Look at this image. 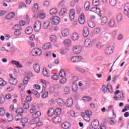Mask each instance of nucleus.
Instances as JSON below:
<instances>
[{"instance_id":"obj_53","label":"nucleus","mask_w":129,"mask_h":129,"mask_svg":"<svg viewBox=\"0 0 129 129\" xmlns=\"http://www.w3.org/2000/svg\"><path fill=\"white\" fill-rule=\"evenodd\" d=\"M39 10V6H38L37 4H35L33 6V10L34 12H38Z\"/></svg>"},{"instance_id":"obj_43","label":"nucleus","mask_w":129,"mask_h":129,"mask_svg":"<svg viewBox=\"0 0 129 129\" xmlns=\"http://www.w3.org/2000/svg\"><path fill=\"white\" fill-rule=\"evenodd\" d=\"M88 25L90 28H94L95 27V24L92 21H89L88 22Z\"/></svg>"},{"instance_id":"obj_25","label":"nucleus","mask_w":129,"mask_h":129,"mask_svg":"<svg viewBox=\"0 0 129 129\" xmlns=\"http://www.w3.org/2000/svg\"><path fill=\"white\" fill-rule=\"evenodd\" d=\"M52 121L54 123H58L59 122H60L61 118L59 116H56L52 119Z\"/></svg>"},{"instance_id":"obj_1","label":"nucleus","mask_w":129,"mask_h":129,"mask_svg":"<svg viewBox=\"0 0 129 129\" xmlns=\"http://www.w3.org/2000/svg\"><path fill=\"white\" fill-rule=\"evenodd\" d=\"M92 115V112L90 110H86L85 112H83L81 115L84 120L86 121H90V116Z\"/></svg>"},{"instance_id":"obj_36","label":"nucleus","mask_w":129,"mask_h":129,"mask_svg":"<svg viewBox=\"0 0 129 129\" xmlns=\"http://www.w3.org/2000/svg\"><path fill=\"white\" fill-rule=\"evenodd\" d=\"M22 104L25 109H29V107H30V105H29V103H28L26 101L22 102Z\"/></svg>"},{"instance_id":"obj_20","label":"nucleus","mask_w":129,"mask_h":129,"mask_svg":"<svg viewBox=\"0 0 129 129\" xmlns=\"http://www.w3.org/2000/svg\"><path fill=\"white\" fill-rule=\"evenodd\" d=\"M123 19V15L121 13H118L116 17V20L118 23H120Z\"/></svg>"},{"instance_id":"obj_51","label":"nucleus","mask_w":129,"mask_h":129,"mask_svg":"<svg viewBox=\"0 0 129 129\" xmlns=\"http://www.w3.org/2000/svg\"><path fill=\"white\" fill-rule=\"evenodd\" d=\"M83 100L84 101H91L92 100V98L89 97V96H85L83 97Z\"/></svg>"},{"instance_id":"obj_39","label":"nucleus","mask_w":129,"mask_h":129,"mask_svg":"<svg viewBox=\"0 0 129 129\" xmlns=\"http://www.w3.org/2000/svg\"><path fill=\"white\" fill-rule=\"evenodd\" d=\"M48 115L49 116H53V115L54 113H55L54 109L53 108H50L49 109L48 112H47Z\"/></svg>"},{"instance_id":"obj_57","label":"nucleus","mask_w":129,"mask_h":129,"mask_svg":"<svg viewBox=\"0 0 129 129\" xmlns=\"http://www.w3.org/2000/svg\"><path fill=\"white\" fill-rule=\"evenodd\" d=\"M16 113H19V114H21V113H24V109L21 108H18L16 110Z\"/></svg>"},{"instance_id":"obj_38","label":"nucleus","mask_w":129,"mask_h":129,"mask_svg":"<svg viewBox=\"0 0 129 129\" xmlns=\"http://www.w3.org/2000/svg\"><path fill=\"white\" fill-rule=\"evenodd\" d=\"M57 103L59 106H62L64 105V101L61 98H58L57 99Z\"/></svg>"},{"instance_id":"obj_10","label":"nucleus","mask_w":129,"mask_h":129,"mask_svg":"<svg viewBox=\"0 0 129 129\" xmlns=\"http://www.w3.org/2000/svg\"><path fill=\"white\" fill-rule=\"evenodd\" d=\"M32 53L33 56H40L42 54V50L39 48H35L32 50Z\"/></svg>"},{"instance_id":"obj_9","label":"nucleus","mask_w":129,"mask_h":129,"mask_svg":"<svg viewBox=\"0 0 129 129\" xmlns=\"http://www.w3.org/2000/svg\"><path fill=\"white\" fill-rule=\"evenodd\" d=\"M9 77V83H10V84H12V85H17V84L18 83V81H17V79H16V78H14V77L13 76V74H10Z\"/></svg>"},{"instance_id":"obj_50","label":"nucleus","mask_w":129,"mask_h":129,"mask_svg":"<svg viewBox=\"0 0 129 129\" xmlns=\"http://www.w3.org/2000/svg\"><path fill=\"white\" fill-rule=\"evenodd\" d=\"M92 4L94 7H98L99 6V0H93Z\"/></svg>"},{"instance_id":"obj_16","label":"nucleus","mask_w":129,"mask_h":129,"mask_svg":"<svg viewBox=\"0 0 129 129\" xmlns=\"http://www.w3.org/2000/svg\"><path fill=\"white\" fill-rule=\"evenodd\" d=\"M69 17L71 21H74L75 19V10L74 9H71L70 10Z\"/></svg>"},{"instance_id":"obj_62","label":"nucleus","mask_w":129,"mask_h":129,"mask_svg":"<svg viewBox=\"0 0 129 129\" xmlns=\"http://www.w3.org/2000/svg\"><path fill=\"white\" fill-rule=\"evenodd\" d=\"M59 82L60 84H65L66 82H67V79L66 78H62L60 80Z\"/></svg>"},{"instance_id":"obj_60","label":"nucleus","mask_w":129,"mask_h":129,"mask_svg":"<svg viewBox=\"0 0 129 129\" xmlns=\"http://www.w3.org/2000/svg\"><path fill=\"white\" fill-rule=\"evenodd\" d=\"M116 35H117V31L116 30H114L112 31V33H110V35L113 38H115V37H116Z\"/></svg>"},{"instance_id":"obj_23","label":"nucleus","mask_w":129,"mask_h":129,"mask_svg":"<svg viewBox=\"0 0 129 129\" xmlns=\"http://www.w3.org/2000/svg\"><path fill=\"white\" fill-rule=\"evenodd\" d=\"M69 29H66L61 31V35L63 37H68L69 36Z\"/></svg>"},{"instance_id":"obj_61","label":"nucleus","mask_w":129,"mask_h":129,"mask_svg":"<svg viewBox=\"0 0 129 129\" xmlns=\"http://www.w3.org/2000/svg\"><path fill=\"white\" fill-rule=\"evenodd\" d=\"M36 110H37V108H36V106H35V105H32L30 109V112L31 113H34V112H35Z\"/></svg>"},{"instance_id":"obj_58","label":"nucleus","mask_w":129,"mask_h":129,"mask_svg":"<svg viewBox=\"0 0 129 129\" xmlns=\"http://www.w3.org/2000/svg\"><path fill=\"white\" fill-rule=\"evenodd\" d=\"M102 91L103 93H106L107 92V86L105 85L102 86Z\"/></svg>"},{"instance_id":"obj_17","label":"nucleus","mask_w":129,"mask_h":129,"mask_svg":"<svg viewBox=\"0 0 129 129\" xmlns=\"http://www.w3.org/2000/svg\"><path fill=\"white\" fill-rule=\"evenodd\" d=\"M85 16L82 13L79 17V22L81 25H83L85 23Z\"/></svg>"},{"instance_id":"obj_14","label":"nucleus","mask_w":129,"mask_h":129,"mask_svg":"<svg viewBox=\"0 0 129 129\" xmlns=\"http://www.w3.org/2000/svg\"><path fill=\"white\" fill-rule=\"evenodd\" d=\"M108 26L109 28H114L115 26V20L114 18H111L108 21Z\"/></svg>"},{"instance_id":"obj_3","label":"nucleus","mask_w":129,"mask_h":129,"mask_svg":"<svg viewBox=\"0 0 129 129\" xmlns=\"http://www.w3.org/2000/svg\"><path fill=\"white\" fill-rule=\"evenodd\" d=\"M114 50V47L112 46H110L106 48L104 50V54L108 56L109 55H111L113 53V51Z\"/></svg>"},{"instance_id":"obj_55","label":"nucleus","mask_w":129,"mask_h":129,"mask_svg":"<svg viewBox=\"0 0 129 129\" xmlns=\"http://www.w3.org/2000/svg\"><path fill=\"white\" fill-rule=\"evenodd\" d=\"M5 113H6V111L5 110V108H0V115L1 116H4V115H5Z\"/></svg>"},{"instance_id":"obj_40","label":"nucleus","mask_w":129,"mask_h":129,"mask_svg":"<svg viewBox=\"0 0 129 129\" xmlns=\"http://www.w3.org/2000/svg\"><path fill=\"white\" fill-rule=\"evenodd\" d=\"M50 14L51 15V16H54V15H56L57 13H58V11H57V9L56 8H53L50 11Z\"/></svg>"},{"instance_id":"obj_33","label":"nucleus","mask_w":129,"mask_h":129,"mask_svg":"<svg viewBox=\"0 0 129 129\" xmlns=\"http://www.w3.org/2000/svg\"><path fill=\"white\" fill-rule=\"evenodd\" d=\"M13 29L15 31H22V27L20 25H15L13 26Z\"/></svg>"},{"instance_id":"obj_63","label":"nucleus","mask_w":129,"mask_h":129,"mask_svg":"<svg viewBox=\"0 0 129 129\" xmlns=\"http://www.w3.org/2000/svg\"><path fill=\"white\" fill-rule=\"evenodd\" d=\"M96 47L98 49H101V48L103 47V45L101 44V43L98 42L96 44Z\"/></svg>"},{"instance_id":"obj_15","label":"nucleus","mask_w":129,"mask_h":129,"mask_svg":"<svg viewBox=\"0 0 129 129\" xmlns=\"http://www.w3.org/2000/svg\"><path fill=\"white\" fill-rule=\"evenodd\" d=\"M90 12H93V13H95V14H97L100 17H101L100 15V9L97 7H93L90 10Z\"/></svg>"},{"instance_id":"obj_32","label":"nucleus","mask_w":129,"mask_h":129,"mask_svg":"<svg viewBox=\"0 0 129 129\" xmlns=\"http://www.w3.org/2000/svg\"><path fill=\"white\" fill-rule=\"evenodd\" d=\"M25 33L27 35H31L33 33V28L31 27H29L25 29Z\"/></svg>"},{"instance_id":"obj_12","label":"nucleus","mask_w":129,"mask_h":129,"mask_svg":"<svg viewBox=\"0 0 129 129\" xmlns=\"http://www.w3.org/2000/svg\"><path fill=\"white\" fill-rule=\"evenodd\" d=\"M84 45L86 48H90L92 46V42L91 39L89 38L86 39L84 42Z\"/></svg>"},{"instance_id":"obj_48","label":"nucleus","mask_w":129,"mask_h":129,"mask_svg":"<svg viewBox=\"0 0 129 129\" xmlns=\"http://www.w3.org/2000/svg\"><path fill=\"white\" fill-rule=\"evenodd\" d=\"M61 108H56L54 110V114L56 115H59L61 113Z\"/></svg>"},{"instance_id":"obj_37","label":"nucleus","mask_w":129,"mask_h":129,"mask_svg":"<svg viewBox=\"0 0 129 129\" xmlns=\"http://www.w3.org/2000/svg\"><path fill=\"white\" fill-rule=\"evenodd\" d=\"M90 8V3L89 2H87L85 3L84 9L86 11H89Z\"/></svg>"},{"instance_id":"obj_64","label":"nucleus","mask_w":129,"mask_h":129,"mask_svg":"<svg viewBox=\"0 0 129 129\" xmlns=\"http://www.w3.org/2000/svg\"><path fill=\"white\" fill-rule=\"evenodd\" d=\"M29 121V120L27 119V118H23L21 120V122L22 123H27Z\"/></svg>"},{"instance_id":"obj_13","label":"nucleus","mask_w":129,"mask_h":129,"mask_svg":"<svg viewBox=\"0 0 129 129\" xmlns=\"http://www.w3.org/2000/svg\"><path fill=\"white\" fill-rule=\"evenodd\" d=\"M124 14L129 19V3H126L124 6Z\"/></svg>"},{"instance_id":"obj_19","label":"nucleus","mask_w":129,"mask_h":129,"mask_svg":"<svg viewBox=\"0 0 129 129\" xmlns=\"http://www.w3.org/2000/svg\"><path fill=\"white\" fill-rule=\"evenodd\" d=\"M73 105V99H72V98H69L66 102V105L68 107H71V106H72Z\"/></svg>"},{"instance_id":"obj_45","label":"nucleus","mask_w":129,"mask_h":129,"mask_svg":"<svg viewBox=\"0 0 129 129\" xmlns=\"http://www.w3.org/2000/svg\"><path fill=\"white\" fill-rule=\"evenodd\" d=\"M58 74L60 77H66V74L65 73V71H64V70H61Z\"/></svg>"},{"instance_id":"obj_34","label":"nucleus","mask_w":129,"mask_h":129,"mask_svg":"<svg viewBox=\"0 0 129 129\" xmlns=\"http://www.w3.org/2000/svg\"><path fill=\"white\" fill-rule=\"evenodd\" d=\"M41 112L40 111H36V113H34L32 114V117L33 118H38V116H40Z\"/></svg>"},{"instance_id":"obj_41","label":"nucleus","mask_w":129,"mask_h":129,"mask_svg":"<svg viewBox=\"0 0 129 129\" xmlns=\"http://www.w3.org/2000/svg\"><path fill=\"white\" fill-rule=\"evenodd\" d=\"M49 26H50V22L49 21H45L43 25V29H48Z\"/></svg>"},{"instance_id":"obj_47","label":"nucleus","mask_w":129,"mask_h":129,"mask_svg":"<svg viewBox=\"0 0 129 129\" xmlns=\"http://www.w3.org/2000/svg\"><path fill=\"white\" fill-rule=\"evenodd\" d=\"M5 85H7V82L3 78H0V86H5Z\"/></svg>"},{"instance_id":"obj_21","label":"nucleus","mask_w":129,"mask_h":129,"mask_svg":"<svg viewBox=\"0 0 129 129\" xmlns=\"http://www.w3.org/2000/svg\"><path fill=\"white\" fill-rule=\"evenodd\" d=\"M83 32V36L85 38L88 37V35H89V29H88V28H87V27H84Z\"/></svg>"},{"instance_id":"obj_27","label":"nucleus","mask_w":129,"mask_h":129,"mask_svg":"<svg viewBox=\"0 0 129 129\" xmlns=\"http://www.w3.org/2000/svg\"><path fill=\"white\" fill-rule=\"evenodd\" d=\"M65 14H67V9L63 8L60 11L59 15L60 17H62V16H64Z\"/></svg>"},{"instance_id":"obj_59","label":"nucleus","mask_w":129,"mask_h":129,"mask_svg":"<svg viewBox=\"0 0 129 129\" xmlns=\"http://www.w3.org/2000/svg\"><path fill=\"white\" fill-rule=\"evenodd\" d=\"M21 119H22L21 114H18L15 116V120H16V121H19V120H21Z\"/></svg>"},{"instance_id":"obj_24","label":"nucleus","mask_w":129,"mask_h":129,"mask_svg":"<svg viewBox=\"0 0 129 129\" xmlns=\"http://www.w3.org/2000/svg\"><path fill=\"white\" fill-rule=\"evenodd\" d=\"M33 69L36 73H40V65L38 63H35L33 65Z\"/></svg>"},{"instance_id":"obj_6","label":"nucleus","mask_w":129,"mask_h":129,"mask_svg":"<svg viewBox=\"0 0 129 129\" xmlns=\"http://www.w3.org/2000/svg\"><path fill=\"white\" fill-rule=\"evenodd\" d=\"M34 19H40V20H44L46 18V14L44 12L38 13L37 14H34Z\"/></svg>"},{"instance_id":"obj_52","label":"nucleus","mask_w":129,"mask_h":129,"mask_svg":"<svg viewBox=\"0 0 129 129\" xmlns=\"http://www.w3.org/2000/svg\"><path fill=\"white\" fill-rule=\"evenodd\" d=\"M65 1L64 0H62L61 1H60V2L58 4V7L59 8H62V7H64L65 6Z\"/></svg>"},{"instance_id":"obj_22","label":"nucleus","mask_w":129,"mask_h":129,"mask_svg":"<svg viewBox=\"0 0 129 129\" xmlns=\"http://www.w3.org/2000/svg\"><path fill=\"white\" fill-rule=\"evenodd\" d=\"M63 44L66 47H71L72 42L71 41V40L67 39L64 40Z\"/></svg>"},{"instance_id":"obj_11","label":"nucleus","mask_w":129,"mask_h":129,"mask_svg":"<svg viewBox=\"0 0 129 129\" xmlns=\"http://www.w3.org/2000/svg\"><path fill=\"white\" fill-rule=\"evenodd\" d=\"M82 59L81 56H74L71 58V60L73 63L80 62Z\"/></svg>"},{"instance_id":"obj_2","label":"nucleus","mask_w":129,"mask_h":129,"mask_svg":"<svg viewBox=\"0 0 129 129\" xmlns=\"http://www.w3.org/2000/svg\"><path fill=\"white\" fill-rule=\"evenodd\" d=\"M73 80H75V81L73 82V83L72 85V90L73 92H75L76 93L78 89V86H77V83H76V81L78 80V77H73Z\"/></svg>"},{"instance_id":"obj_30","label":"nucleus","mask_w":129,"mask_h":129,"mask_svg":"<svg viewBox=\"0 0 129 129\" xmlns=\"http://www.w3.org/2000/svg\"><path fill=\"white\" fill-rule=\"evenodd\" d=\"M6 117H7V120L8 121H9V122H11V121H13V119H14V117H13V115H10L9 113H7Z\"/></svg>"},{"instance_id":"obj_8","label":"nucleus","mask_w":129,"mask_h":129,"mask_svg":"<svg viewBox=\"0 0 129 129\" xmlns=\"http://www.w3.org/2000/svg\"><path fill=\"white\" fill-rule=\"evenodd\" d=\"M50 21V23L52 25H58L59 23H60V18L58 17L57 16H55L53 18L49 19Z\"/></svg>"},{"instance_id":"obj_7","label":"nucleus","mask_w":129,"mask_h":129,"mask_svg":"<svg viewBox=\"0 0 129 129\" xmlns=\"http://www.w3.org/2000/svg\"><path fill=\"white\" fill-rule=\"evenodd\" d=\"M99 125V122L97 119H95L93 121V122L91 123V125L90 126V129H96Z\"/></svg>"},{"instance_id":"obj_18","label":"nucleus","mask_w":129,"mask_h":129,"mask_svg":"<svg viewBox=\"0 0 129 129\" xmlns=\"http://www.w3.org/2000/svg\"><path fill=\"white\" fill-rule=\"evenodd\" d=\"M15 16H16L15 12H11L9 14L6 15L5 19L12 20V19H13V18H15Z\"/></svg>"},{"instance_id":"obj_28","label":"nucleus","mask_w":129,"mask_h":129,"mask_svg":"<svg viewBox=\"0 0 129 129\" xmlns=\"http://www.w3.org/2000/svg\"><path fill=\"white\" fill-rule=\"evenodd\" d=\"M52 47V44L50 43H47L45 44L42 46V49L43 50H48V49H50Z\"/></svg>"},{"instance_id":"obj_29","label":"nucleus","mask_w":129,"mask_h":129,"mask_svg":"<svg viewBox=\"0 0 129 129\" xmlns=\"http://www.w3.org/2000/svg\"><path fill=\"white\" fill-rule=\"evenodd\" d=\"M61 127L64 129H68L69 127H70V123H69L68 122H63L61 124Z\"/></svg>"},{"instance_id":"obj_42","label":"nucleus","mask_w":129,"mask_h":129,"mask_svg":"<svg viewBox=\"0 0 129 129\" xmlns=\"http://www.w3.org/2000/svg\"><path fill=\"white\" fill-rule=\"evenodd\" d=\"M49 40L51 42H55L57 41V37L54 35H51L49 37Z\"/></svg>"},{"instance_id":"obj_56","label":"nucleus","mask_w":129,"mask_h":129,"mask_svg":"<svg viewBox=\"0 0 129 129\" xmlns=\"http://www.w3.org/2000/svg\"><path fill=\"white\" fill-rule=\"evenodd\" d=\"M120 92V91H119V90H116L115 93H114V95L115 96L113 97V98H114L115 100H118V97H117V94H118V93H119Z\"/></svg>"},{"instance_id":"obj_49","label":"nucleus","mask_w":129,"mask_h":129,"mask_svg":"<svg viewBox=\"0 0 129 129\" xmlns=\"http://www.w3.org/2000/svg\"><path fill=\"white\" fill-rule=\"evenodd\" d=\"M107 90H108L109 92H110V93H112L113 91V89H112V86H111V85H107Z\"/></svg>"},{"instance_id":"obj_44","label":"nucleus","mask_w":129,"mask_h":129,"mask_svg":"<svg viewBox=\"0 0 129 129\" xmlns=\"http://www.w3.org/2000/svg\"><path fill=\"white\" fill-rule=\"evenodd\" d=\"M32 93L34 94L36 97H40V93L38 92V91H36L34 89L32 90Z\"/></svg>"},{"instance_id":"obj_31","label":"nucleus","mask_w":129,"mask_h":129,"mask_svg":"<svg viewBox=\"0 0 129 129\" xmlns=\"http://www.w3.org/2000/svg\"><path fill=\"white\" fill-rule=\"evenodd\" d=\"M79 39V35L76 33H74L72 36V40L73 41H77Z\"/></svg>"},{"instance_id":"obj_26","label":"nucleus","mask_w":129,"mask_h":129,"mask_svg":"<svg viewBox=\"0 0 129 129\" xmlns=\"http://www.w3.org/2000/svg\"><path fill=\"white\" fill-rule=\"evenodd\" d=\"M108 21V19H107V17L104 16L101 18V25H102L103 26L105 25L107 23V21Z\"/></svg>"},{"instance_id":"obj_5","label":"nucleus","mask_w":129,"mask_h":129,"mask_svg":"<svg viewBox=\"0 0 129 129\" xmlns=\"http://www.w3.org/2000/svg\"><path fill=\"white\" fill-rule=\"evenodd\" d=\"M82 50V47L79 45H76L73 47V52L74 54H78L81 53Z\"/></svg>"},{"instance_id":"obj_4","label":"nucleus","mask_w":129,"mask_h":129,"mask_svg":"<svg viewBox=\"0 0 129 129\" xmlns=\"http://www.w3.org/2000/svg\"><path fill=\"white\" fill-rule=\"evenodd\" d=\"M42 27V23L39 21H36L34 25V29L35 32H40L41 27Z\"/></svg>"},{"instance_id":"obj_46","label":"nucleus","mask_w":129,"mask_h":129,"mask_svg":"<svg viewBox=\"0 0 129 129\" xmlns=\"http://www.w3.org/2000/svg\"><path fill=\"white\" fill-rule=\"evenodd\" d=\"M109 3L111 7H115L116 6V0H109Z\"/></svg>"},{"instance_id":"obj_54","label":"nucleus","mask_w":129,"mask_h":129,"mask_svg":"<svg viewBox=\"0 0 129 129\" xmlns=\"http://www.w3.org/2000/svg\"><path fill=\"white\" fill-rule=\"evenodd\" d=\"M29 80H30V77H26L23 79V83L24 84L27 85L28 84V82H29Z\"/></svg>"},{"instance_id":"obj_35","label":"nucleus","mask_w":129,"mask_h":129,"mask_svg":"<svg viewBox=\"0 0 129 129\" xmlns=\"http://www.w3.org/2000/svg\"><path fill=\"white\" fill-rule=\"evenodd\" d=\"M12 64H14V65H16L17 67H18V68H22L23 66L20 63L19 61H16V60H13L12 61Z\"/></svg>"}]
</instances>
